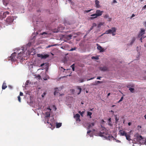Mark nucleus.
Returning a JSON list of instances; mask_svg holds the SVG:
<instances>
[{
    "label": "nucleus",
    "mask_w": 146,
    "mask_h": 146,
    "mask_svg": "<svg viewBox=\"0 0 146 146\" xmlns=\"http://www.w3.org/2000/svg\"><path fill=\"white\" fill-rule=\"evenodd\" d=\"M20 49L17 50V53L18 54L17 56L16 55V52L13 53L11 56L10 58L12 61H15L16 60H18L19 59L22 60L23 58V55L24 52V50L22 49L21 51L19 52L20 50Z\"/></svg>",
    "instance_id": "1"
},
{
    "label": "nucleus",
    "mask_w": 146,
    "mask_h": 146,
    "mask_svg": "<svg viewBox=\"0 0 146 146\" xmlns=\"http://www.w3.org/2000/svg\"><path fill=\"white\" fill-rule=\"evenodd\" d=\"M134 137H135L134 139V141H136L137 142H139L141 145H146V139L140 135L138 133H136Z\"/></svg>",
    "instance_id": "2"
},
{
    "label": "nucleus",
    "mask_w": 146,
    "mask_h": 146,
    "mask_svg": "<svg viewBox=\"0 0 146 146\" xmlns=\"http://www.w3.org/2000/svg\"><path fill=\"white\" fill-rule=\"evenodd\" d=\"M98 135L101 137H103L106 138H108L110 139L113 138L115 139L112 136H110L108 134V132L106 131H103L102 132H100L98 133Z\"/></svg>",
    "instance_id": "3"
},
{
    "label": "nucleus",
    "mask_w": 146,
    "mask_h": 146,
    "mask_svg": "<svg viewBox=\"0 0 146 146\" xmlns=\"http://www.w3.org/2000/svg\"><path fill=\"white\" fill-rule=\"evenodd\" d=\"M116 29L115 27H112L111 29H109L106 31L104 34H108L111 33L113 36L115 35V33L116 32Z\"/></svg>",
    "instance_id": "4"
},
{
    "label": "nucleus",
    "mask_w": 146,
    "mask_h": 146,
    "mask_svg": "<svg viewBox=\"0 0 146 146\" xmlns=\"http://www.w3.org/2000/svg\"><path fill=\"white\" fill-rule=\"evenodd\" d=\"M14 20V19L13 16H9L5 20L6 24L8 25L11 24L13 22Z\"/></svg>",
    "instance_id": "5"
},
{
    "label": "nucleus",
    "mask_w": 146,
    "mask_h": 146,
    "mask_svg": "<svg viewBox=\"0 0 146 146\" xmlns=\"http://www.w3.org/2000/svg\"><path fill=\"white\" fill-rule=\"evenodd\" d=\"M37 56L41 58L42 59H45L49 56V55L48 54L43 55L41 54H38Z\"/></svg>",
    "instance_id": "6"
},
{
    "label": "nucleus",
    "mask_w": 146,
    "mask_h": 146,
    "mask_svg": "<svg viewBox=\"0 0 146 146\" xmlns=\"http://www.w3.org/2000/svg\"><path fill=\"white\" fill-rule=\"evenodd\" d=\"M127 87L129 88V90L132 93L134 92V85H129Z\"/></svg>",
    "instance_id": "7"
},
{
    "label": "nucleus",
    "mask_w": 146,
    "mask_h": 146,
    "mask_svg": "<svg viewBox=\"0 0 146 146\" xmlns=\"http://www.w3.org/2000/svg\"><path fill=\"white\" fill-rule=\"evenodd\" d=\"M9 12L7 11L3 13V15L0 16V19L2 20L3 18H5L6 17L7 15H9Z\"/></svg>",
    "instance_id": "8"
},
{
    "label": "nucleus",
    "mask_w": 146,
    "mask_h": 146,
    "mask_svg": "<svg viewBox=\"0 0 146 146\" xmlns=\"http://www.w3.org/2000/svg\"><path fill=\"white\" fill-rule=\"evenodd\" d=\"M103 11H101L100 10H97L96 11V17H98L101 16L103 13Z\"/></svg>",
    "instance_id": "9"
},
{
    "label": "nucleus",
    "mask_w": 146,
    "mask_h": 146,
    "mask_svg": "<svg viewBox=\"0 0 146 146\" xmlns=\"http://www.w3.org/2000/svg\"><path fill=\"white\" fill-rule=\"evenodd\" d=\"M74 118L75 119L76 121L80 122V116L78 113H77L75 115H74Z\"/></svg>",
    "instance_id": "10"
},
{
    "label": "nucleus",
    "mask_w": 146,
    "mask_h": 146,
    "mask_svg": "<svg viewBox=\"0 0 146 146\" xmlns=\"http://www.w3.org/2000/svg\"><path fill=\"white\" fill-rule=\"evenodd\" d=\"M145 30L144 29H141V31L140 32L139 34L138 35V37L139 38L141 36H142L145 33Z\"/></svg>",
    "instance_id": "11"
},
{
    "label": "nucleus",
    "mask_w": 146,
    "mask_h": 146,
    "mask_svg": "<svg viewBox=\"0 0 146 146\" xmlns=\"http://www.w3.org/2000/svg\"><path fill=\"white\" fill-rule=\"evenodd\" d=\"M100 2L98 0L95 1V7L97 8H100L101 6L99 4Z\"/></svg>",
    "instance_id": "12"
},
{
    "label": "nucleus",
    "mask_w": 146,
    "mask_h": 146,
    "mask_svg": "<svg viewBox=\"0 0 146 146\" xmlns=\"http://www.w3.org/2000/svg\"><path fill=\"white\" fill-rule=\"evenodd\" d=\"M119 133L121 136H125L127 134L125 131L122 130H120L119 131Z\"/></svg>",
    "instance_id": "13"
},
{
    "label": "nucleus",
    "mask_w": 146,
    "mask_h": 146,
    "mask_svg": "<svg viewBox=\"0 0 146 146\" xmlns=\"http://www.w3.org/2000/svg\"><path fill=\"white\" fill-rule=\"evenodd\" d=\"M95 125V123L93 122L88 124L87 129H89Z\"/></svg>",
    "instance_id": "14"
},
{
    "label": "nucleus",
    "mask_w": 146,
    "mask_h": 146,
    "mask_svg": "<svg viewBox=\"0 0 146 146\" xmlns=\"http://www.w3.org/2000/svg\"><path fill=\"white\" fill-rule=\"evenodd\" d=\"M97 45L98 46L97 47V49L100 50V52H103L104 51V49L100 46L98 45V44H97Z\"/></svg>",
    "instance_id": "15"
},
{
    "label": "nucleus",
    "mask_w": 146,
    "mask_h": 146,
    "mask_svg": "<svg viewBox=\"0 0 146 146\" xmlns=\"http://www.w3.org/2000/svg\"><path fill=\"white\" fill-rule=\"evenodd\" d=\"M55 90L54 91V95L55 96H56V95H58V94H60V96H61L63 95H64V94H60L59 92H58V88H56L55 89Z\"/></svg>",
    "instance_id": "16"
},
{
    "label": "nucleus",
    "mask_w": 146,
    "mask_h": 146,
    "mask_svg": "<svg viewBox=\"0 0 146 146\" xmlns=\"http://www.w3.org/2000/svg\"><path fill=\"white\" fill-rule=\"evenodd\" d=\"M143 42H145V44H146V36L144 37L143 36H142L141 38L140 39V40L142 42H143Z\"/></svg>",
    "instance_id": "17"
},
{
    "label": "nucleus",
    "mask_w": 146,
    "mask_h": 146,
    "mask_svg": "<svg viewBox=\"0 0 146 146\" xmlns=\"http://www.w3.org/2000/svg\"><path fill=\"white\" fill-rule=\"evenodd\" d=\"M100 70L102 71H106L108 70V67L106 66H104L103 67H101L100 68Z\"/></svg>",
    "instance_id": "18"
},
{
    "label": "nucleus",
    "mask_w": 146,
    "mask_h": 146,
    "mask_svg": "<svg viewBox=\"0 0 146 146\" xmlns=\"http://www.w3.org/2000/svg\"><path fill=\"white\" fill-rule=\"evenodd\" d=\"M53 120H54L53 118V119H51L50 121H51V122L49 121V120L47 119V120L46 122L47 123L49 124L50 125H51V126H52V124H53L52 121H53Z\"/></svg>",
    "instance_id": "19"
},
{
    "label": "nucleus",
    "mask_w": 146,
    "mask_h": 146,
    "mask_svg": "<svg viewBox=\"0 0 146 146\" xmlns=\"http://www.w3.org/2000/svg\"><path fill=\"white\" fill-rule=\"evenodd\" d=\"M91 16L92 17H91L90 18V19H92V20L93 19L96 18L97 17H96V13L91 15Z\"/></svg>",
    "instance_id": "20"
},
{
    "label": "nucleus",
    "mask_w": 146,
    "mask_h": 146,
    "mask_svg": "<svg viewBox=\"0 0 146 146\" xmlns=\"http://www.w3.org/2000/svg\"><path fill=\"white\" fill-rule=\"evenodd\" d=\"M82 89L81 88L79 87V86H78L77 87V90L76 91V92H77V94L78 95L79 94L81 91Z\"/></svg>",
    "instance_id": "21"
},
{
    "label": "nucleus",
    "mask_w": 146,
    "mask_h": 146,
    "mask_svg": "<svg viewBox=\"0 0 146 146\" xmlns=\"http://www.w3.org/2000/svg\"><path fill=\"white\" fill-rule=\"evenodd\" d=\"M50 112H46V113L45 116V121H46V118H47V117H50Z\"/></svg>",
    "instance_id": "22"
},
{
    "label": "nucleus",
    "mask_w": 146,
    "mask_h": 146,
    "mask_svg": "<svg viewBox=\"0 0 146 146\" xmlns=\"http://www.w3.org/2000/svg\"><path fill=\"white\" fill-rule=\"evenodd\" d=\"M125 136L126 139L129 141H130L131 140L130 138V136L129 135L127 134Z\"/></svg>",
    "instance_id": "23"
},
{
    "label": "nucleus",
    "mask_w": 146,
    "mask_h": 146,
    "mask_svg": "<svg viewBox=\"0 0 146 146\" xmlns=\"http://www.w3.org/2000/svg\"><path fill=\"white\" fill-rule=\"evenodd\" d=\"M108 125L110 126H112L113 125V124L111 123V118H110L108 119Z\"/></svg>",
    "instance_id": "24"
},
{
    "label": "nucleus",
    "mask_w": 146,
    "mask_h": 146,
    "mask_svg": "<svg viewBox=\"0 0 146 146\" xmlns=\"http://www.w3.org/2000/svg\"><path fill=\"white\" fill-rule=\"evenodd\" d=\"M7 87V86L5 83H3L2 86V88L3 89H5Z\"/></svg>",
    "instance_id": "25"
},
{
    "label": "nucleus",
    "mask_w": 146,
    "mask_h": 146,
    "mask_svg": "<svg viewBox=\"0 0 146 146\" xmlns=\"http://www.w3.org/2000/svg\"><path fill=\"white\" fill-rule=\"evenodd\" d=\"M62 125V123H56V127L57 128H58L60 127Z\"/></svg>",
    "instance_id": "26"
},
{
    "label": "nucleus",
    "mask_w": 146,
    "mask_h": 146,
    "mask_svg": "<svg viewBox=\"0 0 146 146\" xmlns=\"http://www.w3.org/2000/svg\"><path fill=\"white\" fill-rule=\"evenodd\" d=\"M104 24V22H101L98 25V27L99 28L101 27L102 25H103Z\"/></svg>",
    "instance_id": "27"
},
{
    "label": "nucleus",
    "mask_w": 146,
    "mask_h": 146,
    "mask_svg": "<svg viewBox=\"0 0 146 146\" xmlns=\"http://www.w3.org/2000/svg\"><path fill=\"white\" fill-rule=\"evenodd\" d=\"M92 113L91 112H89V111L87 112V115L88 116H89L90 118H92L91 115H92Z\"/></svg>",
    "instance_id": "28"
},
{
    "label": "nucleus",
    "mask_w": 146,
    "mask_h": 146,
    "mask_svg": "<svg viewBox=\"0 0 146 146\" xmlns=\"http://www.w3.org/2000/svg\"><path fill=\"white\" fill-rule=\"evenodd\" d=\"M135 37H133L132 38L131 41V44H132L134 43V42L135 41Z\"/></svg>",
    "instance_id": "29"
},
{
    "label": "nucleus",
    "mask_w": 146,
    "mask_h": 146,
    "mask_svg": "<svg viewBox=\"0 0 146 146\" xmlns=\"http://www.w3.org/2000/svg\"><path fill=\"white\" fill-rule=\"evenodd\" d=\"M84 112H85L84 111H83L82 112H81L80 111H78L79 113L80 114V115L82 117H83V114Z\"/></svg>",
    "instance_id": "30"
},
{
    "label": "nucleus",
    "mask_w": 146,
    "mask_h": 146,
    "mask_svg": "<svg viewBox=\"0 0 146 146\" xmlns=\"http://www.w3.org/2000/svg\"><path fill=\"white\" fill-rule=\"evenodd\" d=\"M115 122L116 123H117L118 122V120H119V118L116 115H115Z\"/></svg>",
    "instance_id": "31"
},
{
    "label": "nucleus",
    "mask_w": 146,
    "mask_h": 146,
    "mask_svg": "<svg viewBox=\"0 0 146 146\" xmlns=\"http://www.w3.org/2000/svg\"><path fill=\"white\" fill-rule=\"evenodd\" d=\"M94 78H92L90 79H87L86 80H82V81H81V82H82L84 81H88V80H90L93 79Z\"/></svg>",
    "instance_id": "32"
},
{
    "label": "nucleus",
    "mask_w": 146,
    "mask_h": 146,
    "mask_svg": "<svg viewBox=\"0 0 146 146\" xmlns=\"http://www.w3.org/2000/svg\"><path fill=\"white\" fill-rule=\"evenodd\" d=\"M35 78H38V79L39 80H40V76L38 74L37 75H35Z\"/></svg>",
    "instance_id": "33"
},
{
    "label": "nucleus",
    "mask_w": 146,
    "mask_h": 146,
    "mask_svg": "<svg viewBox=\"0 0 146 146\" xmlns=\"http://www.w3.org/2000/svg\"><path fill=\"white\" fill-rule=\"evenodd\" d=\"M71 67L72 68L73 71H74V64H73L71 66Z\"/></svg>",
    "instance_id": "34"
},
{
    "label": "nucleus",
    "mask_w": 146,
    "mask_h": 146,
    "mask_svg": "<svg viewBox=\"0 0 146 146\" xmlns=\"http://www.w3.org/2000/svg\"><path fill=\"white\" fill-rule=\"evenodd\" d=\"M124 96V95H123L122 97H121V99H120V100H119V101H118V102H119L121 101H122L123 99V96Z\"/></svg>",
    "instance_id": "35"
},
{
    "label": "nucleus",
    "mask_w": 146,
    "mask_h": 146,
    "mask_svg": "<svg viewBox=\"0 0 146 146\" xmlns=\"http://www.w3.org/2000/svg\"><path fill=\"white\" fill-rule=\"evenodd\" d=\"M92 59H95L96 60H98V57H96L95 56H92Z\"/></svg>",
    "instance_id": "36"
},
{
    "label": "nucleus",
    "mask_w": 146,
    "mask_h": 146,
    "mask_svg": "<svg viewBox=\"0 0 146 146\" xmlns=\"http://www.w3.org/2000/svg\"><path fill=\"white\" fill-rule=\"evenodd\" d=\"M76 49V47H74V48H72L71 49L69 50L70 51H72L74 50H75Z\"/></svg>",
    "instance_id": "37"
},
{
    "label": "nucleus",
    "mask_w": 146,
    "mask_h": 146,
    "mask_svg": "<svg viewBox=\"0 0 146 146\" xmlns=\"http://www.w3.org/2000/svg\"><path fill=\"white\" fill-rule=\"evenodd\" d=\"M104 18L106 19V18H108L109 17V15H108L106 14V15H105L104 16Z\"/></svg>",
    "instance_id": "38"
},
{
    "label": "nucleus",
    "mask_w": 146,
    "mask_h": 146,
    "mask_svg": "<svg viewBox=\"0 0 146 146\" xmlns=\"http://www.w3.org/2000/svg\"><path fill=\"white\" fill-rule=\"evenodd\" d=\"M92 9H91L88 10H86L84 11L85 13H87L90 11L91 10H92Z\"/></svg>",
    "instance_id": "39"
},
{
    "label": "nucleus",
    "mask_w": 146,
    "mask_h": 146,
    "mask_svg": "<svg viewBox=\"0 0 146 146\" xmlns=\"http://www.w3.org/2000/svg\"><path fill=\"white\" fill-rule=\"evenodd\" d=\"M91 132V130H89L88 131H87V134H88L90 136H92V135L91 134H90V133Z\"/></svg>",
    "instance_id": "40"
},
{
    "label": "nucleus",
    "mask_w": 146,
    "mask_h": 146,
    "mask_svg": "<svg viewBox=\"0 0 146 146\" xmlns=\"http://www.w3.org/2000/svg\"><path fill=\"white\" fill-rule=\"evenodd\" d=\"M18 101H19V102H21V98L20 96H19L18 97Z\"/></svg>",
    "instance_id": "41"
},
{
    "label": "nucleus",
    "mask_w": 146,
    "mask_h": 146,
    "mask_svg": "<svg viewBox=\"0 0 146 146\" xmlns=\"http://www.w3.org/2000/svg\"><path fill=\"white\" fill-rule=\"evenodd\" d=\"M46 94V92H44L42 95V97L43 98L44 97V96Z\"/></svg>",
    "instance_id": "42"
},
{
    "label": "nucleus",
    "mask_w": 146,
    "mask_h": 146,
    "mask_svg": "<svg viewBox=\"0 0 146 146\" xmlns=\"http://www.w3.org/2000/svg\"><path fill=\"white\" fill-rule=\"evenodd\" d=\"M144 74L145 75V76L144 77V79L145 80H146V71L144 72Z\"/></svg>",
    "instance_id": "43"
},
{
    "label": "nucleus",
    "mask_w": 146,
    "mask_h": 146,
    "mask_svg": "<svg viewBox=\"0 0 146 146\" xmlns=\"http://www.w3.org/2000/svg\"><path fill=\"white\" fill-rule=\"evenodd\" d=\"M96 24L95 23H93L92 24V27H94L96 26Z\"/></svg>",
    "instance_id": "44"
},
{
    "label": "nucleus",
    "mask_w": 146,
    "mask_h": 146,
    "mask_svg": "<svg viewBox=\"0 0 146 146\" xmlns=\"http://www.w3.org/2000/svg\"><path fill=\"white\" fill-rule=\"evenodd\" d=\"M145 9H146V5L142 7V10H144Z\"/></svg>",
    "instance_id": "45"
},
{
    "label": "nucleus",
    "mask_w": 146,
    "mask_h": 146,
    "mask_svg": "<svg viewBox=\"0 0 146 146\" xmlns=\"http://www.w3.org/2000/svg\"><path fill=\"white\" fill-rule=\"evenodd\" d=\"M135 16V15L134 14H133L130 17V19H132L133 17H134Z\"/></svg>",
    "instance_id": "46"
},
{
    "label": "nucleus",
    "mask_w": 146,
    "mask_h": 146,
    "mask_svg": "<svg viewBox=\"0 0 146 146\" xmlns=\"http://www.w3.org/2000/svg\"><path fill=\"white\" fill-rule=\"evenodd\" d=\"M23 93L21 92H20V94H19V96H23Z\"/></svg>",
    "instance_id": "47"
},
{
    "label": "nucleus",
    "mask_w": 146,
    "mask_h": 146,
    "mask_svg": "<svg viewBox=\"0 0 146 146\" xmlns=\"http://www.w3.org/2000/svg\"><path fill=\"white\" fill-rule=\"evenodd\" d=\"M54 46V45H49L48 46L46 47V48H50L51 46Z\"/></svg>",
    "instance_id": "48"
},
{
    "label": "nucleus",
    "mask_w": 146,
    "mask_h": 146,
    "mask_svg": "<svg viewBox=\"0 0 146 146\" xmlns=\"http://www.w3.org/2000/svg\"><path fill=\"white\" fill-rule=\"evenodd\" d=\"M72 36V35H68V37L70 38H71Z\"/></svg>",
    "instance_id": "49"
},
{
    "label": "nucleus",
    "mask_w": 146,
    "mask_h": 146,
    "mask_svg": "<svg viewBox=\"0 0 146 146\" xmlns=\"http://www.w3.org/2000/svg\"><path fill=\"white\" fill-rule=\"evenodd\" d=\"M115 140L116 141V142H117V143H120L121 142L119 140Z\"/></svg>",
    "instance_id": "50"
},
{
    "label": "nucleus",
    "mask_w": 146,
    "mask_h": 146,
    "mask_svg": "<svg viewBox=\"0 0 146 146\" xmlns=\"http://www.w3.org/2000/svg\"><path fill=\"white\" fill-rule=\"evenodd\" d=\"M44 64V63H42V64H41V65H40V66H43Z\"/></svg>",
    "instance_id": "51"
},
{
    "label": "nucleus",
    "mask_w": 146,
    "mask_h": 146,
    "mask_svg": "<svg viewBox=\"0 0 146 146\" xmlns=\"http://www.w3.org/2000/svg\"><path fill=\"white\" fill-rule=\"evenodd\" d=\"M43 79L44 80H47L48 79V78H43Z\"/></svg>",
    "instance_id": "52"
},
{
    "label": "nucleus",
    "mask_w": 146,
    "mask_h": 146,
    "mask_svg": "<svg viewBox=\"0 0 146 146\" xmlns=\"http://www.w3.org/2000/svg\"><path fill=\"white\" fill-rule=\"evenodd\" d=\"M113 3H117V2L116 0H113Z\"/></svg>",
    "instance_id": "53"
},
{
    "label": "nucleus",
    "mask_w": 146,
    "mask_h": 146,
    "mask_svg": "<svg viewBox=\"0 0 146 146\" xmlns=\"http://www.w3.org/2000/svg\"><path fill=\"white\" fill-rule=\"evenodd\" d=\"M93 27H93L92 26L90 28V30H92L93 29Z\"/></svg>",
    "instance_id": "54"
},
{
    "label": "nucleus",
    "mask_w": 146,
    "mask_h": 146,
    "mask_svg": "<svg viewBox=\"0 0 146 146\" xmlns=\"http://www.w3.org/2000/svg\"><path fill=\"white\" fill-rule=\"evenodd\" d=\"M47 34V33L46 32H44L43 33H42V35H43V34Z\"/></svg>",
    "instance_id": "55"
},
{
    "label": "nucleus",
    "mask_w": 146,
    "mask_h": 146,
    "mask_svg": "<svg viewBox=\"0 0 146 146\" xmlns=\"http://www.w3.org/2000/svg\"><path fill=\"white\" fill-rule=\"evenodd\" d=\"M131 124V122H129L128 123V125L129 126Z\"/></svg>",
    "instance_id": "56"
},
{
    "label": "nucleus",
    "mask_w": 146,
    "mask_h": 146,
    "mask_svg": "<svg viewBox=\"0 0 146 146\" xmlns=\"http://www.w3.org/2000/svg\"><path fill=\"white\" fill-rule=\"evenodd\" d=\"M110 112L112 113H114L113 111L112 110H111L110 111Z\"/></svg>",
    "instance_id": "57"
},
{
    "label": "nucleus",
    "mask_w": 146,
    "mask_h": 146,
    "mask_svg": "<svg viewBox=\"0 0 146 146\" xmlns=\"http://www.w3.org/2000/svg\"><path fill=\"white\" fill-rule=\"evenodd\" d=\"M100 78H101L100 77H97V79H100Z\"/></svg>",
    "instance_id": "58"
},
{
    "label": "nucleus",
    "mask_w": 146,
    "mask_h": 146,
    "mask_svg": "<svg viewBox=\"0 0 146 146\" xmlns=\"http://www.w3.org/2000/svg\"><path fill=\"white\" fill-rule=\"evenodd\" d=\"M144 117H145V119H146V114L144 116Z\"/></svg>",
    "instance_id": "59"
},
{
    "label": "nucleus",
    "mask_w": 146,
    "mask_h": 146,
    "mask_svg": "<svg viewBox=\"0 0 146 146\" xmlns=\"http://www.w3.org/2000/svg\"><path fill=\"white\" fill-rule=\"evenodd\" d=\"M110 94V93H108V96H109Z\"/></svg>",
    "instance_id": "60"
},
{
    "label": "nucleus",
    "mask_w": 146,
    "mask_h": 146,
    "mask_svg": "<svg viewBox=\"0 0 146 146\" xmlns=\"http://www.w3.org/2000/svg\"><path fill=\"white\" fill-rule=\"evenodd\" d=\"M115 106V105H112V106H111V107H114Z\"/></svg>",
    "instance_id": "61"
},
{
    "label": "nucleus",
    "mask_w": 146,
    "mask_h": 146,
    "mask_svg": "<svg viewBox=\"0 0 146 146\" xmlns=\"http://www.w3.org/2000/svg\"><path fill=\"white\" fill-rule=\"evenodd\" d=\"M138 127H139L140 128H141V126H139H139H138Z\"/></svg>",
    "instance_id": "62"
},
{
    "label": "nucleus",
    "mask_w": 146,
    "mask_h": 146,
    "mask_svg": "<svg viewBox=\"0 0 146 146\" xmlns=\"http://www.w3.org/2000/svg\"><path fill=\"white\" fill-rule=\"evenodd\" d=\"M97 82H102L99 81H97Z\"/></svg>",
    "instance_id": "63"
},
{
    "label": "nucleus",
    "mask_w": 146,
    "mask_h": 146,
    "mask_svg": "<svg viewBox=\"0 0 146 146\" xmlns=\"http://www.w3.org/2000/svg\"><path fill=\"white\" fill-rule=\"evenodd\" d=\"M145 25L146 26V22H145Z\"/></svg>",
    "instance_id": "64"
}]
</instances>
